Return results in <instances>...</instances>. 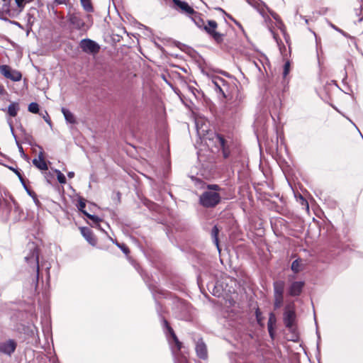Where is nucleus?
Listing matches in <instances>:
<instances>
[{
    "instance_id": "nucleus-1",
    "label": "nucleus",
    "mask_w": 363,
    "mask_h": 363,
    "mask_svg": "<svg viewBox=\"0 0 363 363\" xmlns=\"http://www.w3.org/2000/svg\"><path fill=\"white\" fill-rule=\"evenodd\" d=\"M219 190L220 188L217 184L207 185L206 190L199 197L200 204L205 208L216 206L221 201V196L218 193Z\"/></svg>"
},
{
    "instance_id": "nucleus-2",
    "label": "nucleus",
    "mask_w": 363,
    "mask_h": 363,
    "mask_svg": "<svg viewBox=\"0 0 363 363\" xmlns=\"http://www.w3.org/2000/svg\"><path fill=\"white\" fill-rule=\"evenodd\" d=\"M274 286V307L275 309L279 308L284 302V291L285 283L284 281H276L273 284Z\"/></svg>"
},
{
    "instance_id": "nucleus-3",
    "label": "nucleus",
    "mask_w": 363,
    "mask_h": 363,
    "mask_svg": "<svg viewBox=\"0 0 363 363\" xmlns=\"http://www.w3.org/2000/svg\"><path fill=\"white\" fill-rule=\"evenodd\" d=\"M67 18V21L74 29L86 31L89 28L79 12H69Z\"/></svg>"
},
{
    "instance_id": "nucleus-4",
    "label": "nucleus",
    "mask_w": 363,
    "mask_h": 363,
    "mask_svg": "<svg viewBox=\"0 0 363 363\" xmlns=\"http://www.w3.org/2000/svg\"><path fill=\"white\" fill-rule=\"evenodd\" d=\"M218 24L215 21L209 20L207 22V25L204 26L203 30L219 43L223 41V34L216 30Z\"/></svg>"
},
{
    "instance_id": "nucleus-5",
    "label": "nucleus",
    "mask_w": 363,
    "mask_h": 363,
    "mask_svg": "<svg viewBox=\"0 0 363 363\" xmlns=\"http://www.w3.org/2000/svg\"><path fill=\"white\" fill-rule=\"evenodd\" d=\"M79 45L83 52L89 54H96L100 50L99 44L89 38L82 40Z\"/></svg>"
},
{
    "instance_id": "nucleus-6",
    "label": "nucleus",
    "mask_w": 363,
    "mask_h": 363,
    "mask_svg": "<svg viewBox=\"0 0 363 363\" xmlns=\"http://www.w3.org/2000/svg\"><path fill=\"white\" fill-rule=\"evenodd\" d=\"M0 72L6 78L10 79L13 82H18L22 77V74L20 72L12 69L8 65H0Z\"/></svg>"
},
{
    "instance_id": "nucleus-7",
    "label": "nucleus",
    "mask_w": 363,
    "mask_h": 363,
    "mask_svg": "<svg viewBox=\"0 0 363 363\" xmlns=\"http://www.w3.org/2000/svg\"><path fill=\"white\" fill-rule=\"evenodd\" d=\"M296 320V313L292 306H288L284 313V322L285 326L289 329H292Z\"/></svg>"
},
{
    "instance_id": "nucleus-8",
    "label": "nucleus",
    "mask_w": 363,
    "mask_h": 363,
    "mask_svg": "<svg viewBox=\"0 0 363 363\" xmlns=\"http://www.w3.org/2000/svg\"><path fill=\"white\" fill-rule=\"evenodd\" d=\"M175 9L181 13L190 16L195 13V10L186 2L181 0H172Z\"/></svg>"
},
{
    "instance_id": "nucleus-9",
    "label": "nucleus",
    "mask_w": 363,
    "mask_h": 363,
    "mask_svg": "<svg viewBox=\"0 0 363 363\" xmlns=\"http://www.w3.org/2000/svg\"><path fill=\"white\" fill-rule=\"evenodd\" d=\"M30 255L25 257L26 260L28 262L33 263L36 267V278L38 279L39 276V265H38V252L37 248L32 245L30 247Z\"/></svg>"
},
{
    "instance_id": "nucleus-10",
    "label": "nucleus",
    "mask_w": 363,
    "mask_h": 363,
    "mask_svg": "<svg viewBox=\"0 0 363 363\" xmlns=\"http://www.w3.org/2000/svg\"><path fill=\"white\" fill-rule=\"evenodd\" d=\"M16 347V344L12 340L0 343V352L9 355H11L15 351Z\"/></svg>"
},
{
    "instance_id": "nucleus-11",
    "label": "nucleus",
    "mask_w": 363,
    "mask_h": 363,
    "mask_svg": "<svg viewBox=\"0 0 363 363\" xmlns=\"http://www.w3.org/2000/svg\"><path fill=\"white\" fill-rule=\"evenodd\" d=\"M304 282L303 281H294L289 289V294L291 296H299L302 291Z\"/></svg>"
},
{
    "instance_id": "nucleus-12",
    "label": "nucleus",
    "mask_w": 363,
    "mask_h": 363,
    "mask_svg": "<svg viewBox=\"0 0 363 363\" xmlns=\"http://www.w3.org/2000/svg\"><path fill=\"white\" fill-rule=\"evenodd\" d=\"M196 352L197 356L201 359H206L208 357L206 345L201 339L196 344Z\"/></svg>"
},
{
    "instance_id": "nucleus-13",
    "label": "nucleus",
    "mask_w": 363,
    "mask_h": 363,
    "mask_svg": "<svg viewBox=\"0 0 363 363\" xmlns=\"http://www.w3.org/2000/svg\"><path fill=\"white\" fill-rule=\"evenodd\" d=\"M212 83L215 86L216 91L217 92L221 93L223 95V96L226 98L225 94V89L226 88L227 85L224 79H223L220 77H216L212 80Z\"/></svg>"
},
{
    "instance_id": "nucleus-14",
    "label": "nucleus",
    "mask_w": 363,
    "mask_h": 363,
    "mask_svg": "<svg viewBox=\"0 0 363 363\" xmlns=\"http://www.w3.org/2000/svg\"><path fill=\"white\" fill-rule=\"evenodd\" d=\"M80 231L82 235L90 245L93 246L96 245V239L92 231L89 228L82 227L80 228Z\"/></svg>"
},
{
    "instance_id": "nucleus-15",
    "label": "nucleus",
    "mask_w": 363,
    "mask_h": 363,
    "mask_svg": "<svg viewBox=\"0 0 363 363\" xmlns=\"http://www.w3.org/2000/svg\"><path fill=\"white\" fill-rule=\"evenodd\" d=\"M216 143L218 144V145L221 147L223 155L225 158H227L230 155V150L226 145V141L224 139V138L220 135H217L216 136Z\"/></svg>"
},
{
    "instance_id": "nucleus-16",
    "label": "nucleus",
    "mask_w": 363,
    "mask_h": 363,
    "mask_svg": "<svg viewBox=\"0 0 363 363\" xmlns=\"http://www.w3.org/2000/svg\"><path fill=\"white\" fill-rule=\"evenodd\" d=\"M33 164L40 170H47L48 169V164L44 160L43 152L39 153L38 158L33 160Z\"/></svg>"
},
{
    "instance_id": "nucleus-17",
    "label": "nucleus",
    "mask_w": 363,
    "mask_h": 363,
    "mask_svg": "<svg viewBox=\"0 0 363 363\" xmlns=\"http://www.w3.org/2000/svg\"><path fill=\"white\" fill-rule=\"evenodd\" d=\"M196 127L197 133L200 136H204L208 132V127L202 119H197L196 121Z\"/></svg>"
},
{
    "instance_id": "nucleus-18",
    "label": "nucleus",
    "mask_w": 363,
    "mask_h": 363,
    "mask_svg": "<svg viewBox=\"0 0 363 363\" xmlns=\"http://www.w3.org/2000/svg\"><path fill=\"white\" fill-rule=\"evenodd\" d=\"M62 113L64 115V117L66 120V121L71 124H75L77 123L76 118L74 115L68 109L65 108H62L61 109Z\"/></svg>"
},
{
    "instance_id": "nucleus-19",
    "label": "nucleus",
    "mask_w": 363,
    "mask_h": 363,
    "mask_svg": "<svg viewBox=\"0 0 363 363\" xmlns=\"http://www.w3.org/2000/svg\"><path fill=\"white\" fill-rule=\"evenodd\" d=\"M164 324L167 327L169 330L178 350H180L182 348V342L178 340L177 335H175L172 328L169 325L168 322L166 320H164Z\"/></svg>"
},
{
    "instance_id": "nucleus-20",
    "label": "nucleus",
    "mask_w": 363,
    "mask_h": 363,
    "mask_svg": "<svg viewBox=\"0 0 363 363\" xmlns=\"http://www.w3.org/2000/svg\"><path fill=\"white\" fill-rule=\"evenodd\" d=\"M20 109L19 104L17 102H11L8 107V114L11 117L17 116L18 112Z\"/></svg>"
},
{
    "instance_id": "nucleus-21",
    "label": "nucleus",
    "mask_w": 363,
    "mask_h": 363,
    "mask_svg": "<svg viewBox=\"0 0 363 363\" xmlns=\"http://www.w3.org/2000/svg\"><path fill=\"white\" fill-rule=\"evenodd\" d=\"M218 233L219 230L216 225H214L213 228L211 230V237L213 239V243L216 245L218 250L220 252V247H219V241H218Z\"/></svg>"
},
{
    "instance_id": "nucleus-22",
    "label": "nucleus",
    "mask_w": 363,
    "mask_h": 363,
    "mask_svg": "<svg viewBox=\"0 0 363 363\" xmlns=\"http://www.w3.org/2000/svg\"><path fill=\"white\" fill-rule=\"evenodd\" d=\"M191 17V19L192 21L194 22V23L200 28L204 27V26L206 25L203 20L202 18H201V17L199 16V13L198 12H196L195 11V13L194 14H191L190 16Z\"/></svg>"
},
{
    "instance_id": "nucleus-23",
    "label": "nucleus",
    "mask_w": 363,
    "mask_h": 363,
    "mask_svg": "<svg viewBox=\"0 0 363 363\" xmlns=\"http://www.w3.org/2000/svg\"><path fill=\"white\" fill-rule=\"evenodd\" d=\"M83 213L92 221V226L97 227L101 229L99 223L101 221V219L99 217L89 214L86 211H83Z\"/></svg>"
},
{
    "instance_id": "nucleus-24",
    "label": "nucleus",
    "mask_w": 363,
    "mask_h": 363,
    "mask_svg": "<svg viewBox=\"0 0 363 363\" xmlns=\"http://www.w3.org/2000/svg\"><path fill=\"white\" fill-rule=\"evenodd\" d=\"M301 261V259H296L292 262L291 269L294 273H298L303 269Z\"/></svg>"
},
{
    "instance_id": "nucleus-25",
    "label": "nucleus",
    "mask_w": 363,
    "mask_h": 363,
    "mask_svg": "<svg viewBox=\"0 0 363 363\" xmlns=\"http://www.w3.org/2000/svg\"><path fill=\"white\" fill-rule=\"evenodd\" d=\"M83 9L87 12L94 11L91 0H80Z\"/></svg>"
},
{
    "instance_id": "nucleus-26",
    "label": "nucleus",
    "mask_w": 363,
    "mask_h": 363,
    "mask_svg": "<svg viewBox=\"0 0 363 363\" xmlns=\"http://www.w3.org/2000/svg\"><path fill=\"white\" fill-rule=\"evenodd\" d=\"M276 323V317L274 313H271L269 314V318L268 320V330L269 333H271V330H273V325Z\"/></svg>"
},
{
    "instance_id": "nucleus-27",
    "label": "nucleus",
    "mask_w": 363,
    "mask_h": 363,
    "mask_svg": "<svg viewBox=\"0 0 363 363\" xmlns=\"http://www.w3.org/2000/svg\"><path fill=\"white\" fill-rule=\"evenodd\" d=\"M28 111L33 113H37L39 111V106L37 103L32 102L28 105Z\"/></svg>"
},
{
    "instance_id": "nucleus-28",
    "label": "nucleus",
    "mask_w": 363,
    "mask_h": 363,
    "mask_svg": "<svg viewBox=\"0 0 363 363\" xmlns=\"http://www.w3.org/2000/svg\"><path fill=\"white\" fill-rule=\"evenodd\" d=\"M56 173H57V178L58 182L60 184H65L66 178H65V175L59 170H56Z\"/></svg>"
},
{
    "instance_id": "nucleus-29",
    "label": "nucleus",
    "mask_w": 363,
    "mask_h": 363,
    "mask_svg": "<svg viewBox=\"0 0 363 363\" xmlns=\"http://www.w3.org/2000/svg\"><path fill=\"white\" fill-rule=\"evenodd\" d=\"M290 71V62L287 61L284 66L283 76L286 77Z\"/></svg>"
},
{
    "instance_id": "nucleus-30",
    "label": "nucleus",
    "mask_w": 363,
    "mask_h": 363,
    "mask_svg": "<svg viewBox=\"0 0 363 363\" xmlns=\"http://www.w3.org/2000/svg\"><path fill=\"white\" fill-rule=\"evenodd\" d=\"M15 1L20 10L22 11L25 6V0H15Z\"/></svg>"
},
{
    "instance_id": "nucleus-31",
    "label": "nucleus",
    "mask_w": 363,
    "mask_h": 363,
    "mask_svg": "<svg viewBox=\"0 0 363 363\" xmlns=\"http://www.w3.org/2000/svg\"><path fill=\"white\" fill-rule=\"evenodd\" d=\"M45 121L49 124L50 125H51V121H50V118L49 117V115L48 113H47V111H45V115L43 116Z\"/></svg>"
},
{
    "instance_id": "nucleus-32",
    "label": "nucleus",
    "mask_w": 363,
    "mask_h": 363,
    "mask_svg": "<svg viewBox=\"0 0 363 363\" xmlns=\"http://www.w3.org/2000/svg\"><path fill=\"white\" fill-rule=\"evenodd\" d=\"M85 206H86V205H85L84 201H82V200H80V201H79L78 208H79V211H81L82 213H83V211H85L84 210V208H85Z\"/></svg>"
},
{
    "instance_id": "nucleus-33",
    "label": "nucleus",
    "mask_w": 363,
    "mask_h": 363,
    "mask_svg": "<svg viewBox=\"0 0 363 363\" xmlns=\"http://www.w3.org/2000/svg\"><path fill=\"white\" fill-rule=\"evenodd\" d=\"M6 93L4 86L0 84V96H4Z\"/></svg>"
},
{
    "instance_id": "nucleus-34",
    "label": "nucleus",
    "mask_w": 363,
    "mask_h": 363,
    "mask_svg": "<svg viewBox=\"0 0 363 363\" xmlns=\"http://www.w3.org/2000/svg\"><path fill=\"white\" fill-rule=\"evenodd\" d=\"M15 172L17 174V176L18 177V178L20 179V180L22 182V184L24 185V186H26V185H25V184L23 182V179L22 177L21 174H20V172H18L17 170H15Z\"/></svg>"
},
{
    "instance_id": "nucleus-35",
    "label": "nucleus",
    "mask_w": 363,
    "mask_h": 363,
    "mask_svg": "<svg viewBox=\"0 0 363 363\" xmlns=\"http://www.w3.org/2000/svg\"><path fill=\"white\" fill-rule=\"evenodd\" d=\"M118 247L121 248V250L123 251V252H125V254H128L129 252V250L127 247L123 245H118Z\"/></svg>"
},
{
    "instance_id": "nucleus-36",
    "label": "nucleus",
    "mask_w": 363,
    "mask_h": 363,
    "mask_svg": "<svg viewBox=\"0 0 363 363\" xmlns=\"http://www.w3.org/2000/svg\"><path fill=\"white\" fill-rule=\"evenodd\" d=\"M17 144H18V146L19 151L21 152V154H22V155L23 157H26V155L24 154L23 149L22 147V146L20 145L18 143H17Z\"/></svg>"
},
{
    "instance_id": "nucleus-37",
    "label": "nucleus",
    "mask_w": 363,
    "mask_h": 363,
    "mask_svg": "<svg viewBox=\"0 0 363 363\" xmlns=\"http://www.w3.org/2000/svg\"><path fill=\"white\" fill-rule=\"evenodd\" d=\"M8 123H9V126H10L11 131V133L13 134V124H12L11 121H8Z\"/></svg>"
},
{
    "instance_id": "nucleus-38",
    "label": "nucleus",
    "mask_w": 363,
    "mask_h": 363,
    "mask_svg": "<svg viewBox=\"0 0 363 363\" xmlns=\"http://www.w3.org/2000/svg\"><path fill=\"white\" fill-rule=\"evenodd\" d=\"M67 176H68L69 178H73L74 176V172H68Z\"/></svg>"
},
{
    "instance_id": "nucleus-39",
    "label": "nucleus",
    "mask_w": 363,
    "mask_h": 363,
    "mask_svg": "<svg viewBox=\"0 0 363 363\" xmlns=\"http://www.w3.org/2000/svg\"><path fill=\"white\" fill-rule=\"evenodd\" d=\"M332 27H333L335 30H337L338 32H340V33H343V31H342V30H340V28H337L335 26L332 25Z\"/></svg>"
},
{
    "instance_id": "nucleus-40",
    "label": "nucleus",
    "mask_w": 363,
    "mask_h": 363,
    "mask_svg": "<svg viewBox=\"0 0 363 363\" xmlns=\"http://www.w3.org/2000/svg\"><path fill=\"white\" fill-rule=\"evenodd\" d=\"M58 4H63L65 2V0H56Z\"/></svg>"
},
{
    "instance_id": "nucleus-41",
    "label": "nucleus",
    "mask_w": 363,
    "mask_h": 363,
    "mask_svg": "<svg viewBox=\"0 0 363 363\" xmlns=\"http://www.w3.org/2000/svg\"><path fill=\"white\" fill-rule=\"evenodd\" d=\"M269 334H270V336H271V337H273V330H271V333H269Z\"/></svg>"
},
{
    "instance_id": "nucleus-42",
    "label": "nucleus",
    "mask_w": 363,
    "mask_h": 363,
    "mask_svg": "<svg viewBox=\"0 0 363 363\" xmlns=\"http://www.w3.org/2000/svg\"><path fill=\"white\" fill-rule=\"evenodd\" d=\"M274 18L277 19V15H273Z\"/></svg>"
},
{
    "instance_id": "nucleus-43",
    "label": "nucleus",
    "mask_w": 363,
    "mask_h": 363,
    "mask_svg": "<svg viewBox=\"0 0 363 363\" xmlns=\"http://www.w3.org/2000/svg\"><path fill=\"white\" fill-rule=\"evenodd\" d=\"M218 10L223 11V10L220 8H219Z\"/></svg>"
}]
</instances>
